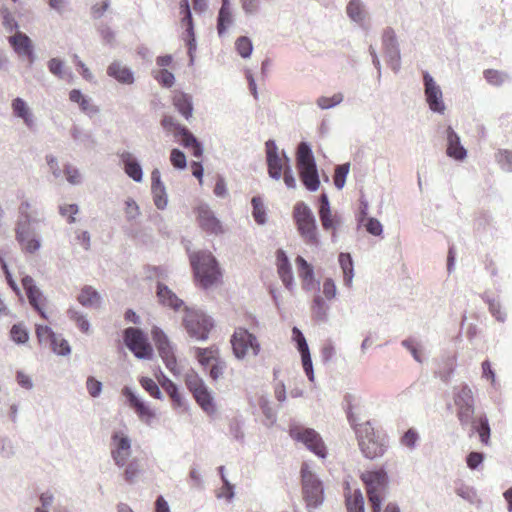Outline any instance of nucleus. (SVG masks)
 Returning a JSON list of instances; mask_svg holds the SVG:
<instances>
[{
  "label": "nucleus",
  "instance_id": "1",
  "mask_svg": "<svg viewBox=\"0 0 512 512\" xmlns=\"http://www.w3.org/2000/svg\"><path fill=\"white\" fill-rule=\"evenodd\" d=\"M195 281L204 288L211 287L220 281L222 273L211 252L198 251L190 254Z\"/></svg>",
  "mask_w": 512,
  "mask_h": 512
},
{
  "label": "nucleus",
  "instance_id": "2",
  "mask_svg": "<svg viewBox=\"0 0 512 512\" xmlns=\"http://www.w3.org/2000/svg\"><path fill=\"white\" fill-rule=\"evenodd\" d=\"M348 417L358 436V446L362 454L369 459L383 456L386 450L383 437L375 431L369 422L355 424L351 412L348 413Z\"/></svg>",
  "mask_w": 512,
  "mask_h": 512
},
{
  "label": "nucleus",
  "instance_id": "3",
  "mask_svg": "<svg viewBox=\"0 0 512 512\" xmlns=\"http://www.w3.org/2000/svg\"><path fill=\"white\" fill-rule=\"evenodd\" d=\"M372 512H381V505L389 487V477L383 468L366 470L360 475Z\"/></svg>",
  "mask_w": 512,
  "mask_h": 512
},
{
  "label": "nucleus",
  "instance_id": "4",
  "mask_svg": "<svg viewBox=\"0 0 512 512\" xmlns=\"http://www.w3.org/2000/svg\"><path fill=\"white\" fill-rule=\"evenodd\" d=\"M296 166L299 171L300 180L310 191H316L320 187V178L316 161L309 144L301 142L296 151Z\"/></svg>",
  "mask_w": 512,
  "mask_h": 512
},
{
  "label": "nucleus",
  "instance_id": "5",
  "mask_svg": "<svg viewBox=\"0 0 512 512\" xmlns=\"http://www.w3.org/2000/svg\"><path fill=\"white\" fill-rule=\"evenodd\" d=\"M214 326L213 319L201 310L188 307L184 309L183 327L191 338L202 341L208 339Z\"/></svg>",
  "mask_w": 512,
  "mask_h": 512
},
{
  "label": "nucleus",
  "instance_id": "6",
  "mask_svg": "<svg viewBox=\"0 0 512 512\" xmlns=\"http://www.w3.org/2000/svg\"><path fill=\"white\" fill-rule=\"evenodd\" d=\"M302 495L308 508H317L324 500V489L320 479L304 463L300 468Z\"/></svg>",
  "mask_w": 512,
  "mask_h": 512
},
{
  "label": "nucleus",
  "instance_id": "7",
  "mask_svg": "<svg viewBox=\"0 0 512 512\" xmlns=\"http://www.w3.org/2000/svg\"><path fill=\"white\" fill-rule=\"evenodd\" d=\"M230 342L232 353L237 359L256 357L261 351V344L257 337L243 327L233 331Z\"/></svg>",
  "mask_w": 512,
  "mask_h": 512
},
{
  "label": "nucleus",
  "instance_id": "8",
  "mask_svg": "<svg viewBox=\"0 0 512 512\" xmlns=\"http://www.w3.org/2000/svg\"><path fill=\"white\" fill-rule=\"evenodd\" d=\"M293 219L304 241L308 244H318L317 225L312 211L304 202H297L293 209Z\"/></svg>",
  "mask_w": 512,
  "mask_h": 512
},
{
  "label": "nucleus",
  "instance_id": "9",
  "mask_svg": "<svg viewBox=\"0 0 512 512\" xmlns=\"http://www.w3.org/2000/svg\"><path fill=\"white\" fill-rule=\"evenodd\" d=\"M456 415L462 425H466L475 412V401L472 390L467 384L455 387L453 395Z\"/></svg>",
  "mask_w": 512,
  "mask_h": 512
},
{
  "label": "nucleus",
  "instance_id": "10",
  "mask_svg": "<svg viewBox=\"0 0 512 512\" xmlns=\"http://www.w3.org/2000/svg\"><path fill=\"white\" fill-rule=\"evenodd\" d=\"M161 125L164 130L168 133H173L174 137H181V143L184 147H191L192 154L196 158H200L203 155V149L198 142V140L194 137L192 133L188 131L185 126L177 123L174 117L169 115H164L161 121Z\"/></svg>",
  "mask_w": 512,
  "mask_h": 512
},
{
  "label": "nucleus",
  "instance_id": "11",
  "mask_svg": "<svg viewBox=\"0 0 512 512\" xmlns=\"http://www.w3.org/2000/svg\"><path fill=\"white\" fill-rule=\"evenodd\" d=\"M290 437L294 440L300 441L305 445L313 454L320 458H325L327 455V448L321 438L313 428H306L301 426L291 427Z\"/></svg>",
  "mask_w": 512,
  "mask_h": 512
},
{
  "label": "nucleus",
  "instance_id": "12",
  "mask_svg": "<svg viewBox=\"0 0 512 512\" xmlns=\"http://www.w3.org/2000/svg\"><path fill=\"white\" fill-rule=\"evenodd\" d=\"M125 342L126 347L136 358L150 359L153 355V348L147 341V337L137 328L130 327L125 330Z\"/></svg>",
  "mask_w": 512,
  "mask_h": 512
},
{
  "label": "nucleus",
  "instance_id": "13",
  "mask_svg": "<svg viewBox=\"0 0 512 512\" xmlns=\"http://www.w3.org/2000/svg\"><path fill=\"white\" fill-rule=\"evenodd\" d=\"M265 148L269 175L278 180L282 177L283 171L289 165L290 160L286 155H280L274 140H268Z\"/></svg>",
  "mask_w": 512,
  "mask_h": 512
},
{
  "label": "nucleus",
  "instance_id": "14",
  "mask_svg": "<svg viewBox=\"0 0 512 512\" xmlns=\"http://www.w3.org/2000/svg\"><path fill=\"white\" fill-rule=\"evenodd\" d=\"M194 213L197 223L204 232L215 235L223 233L222 223L206 204H200L194 209Z\"/></svg>",
  "mask_w": 512,
  "mask_h": 512
},
{
  "label": "nucleus",
  "instance_id": "15",
  "mask_svg": "<svg viewBox=\"0 0 512 512\" xmlns=\"http://www.w3.org/2000/svg\"><path fill=\"white\" fill-rule=\"evenodd\" d=\"M27 220L19 222L16 227V240L20 243V248L26 253H35L40 247L34 231L31 229V221L26 214Z\"/></svg>",
  "mask_w": 512,
  "mask_h": 512
},
{
  "label": "nucleus",
  "instance_id": "16",
  "mask_svg": "<svg viewBox=\"0 0 512 512\" xmlns=\"http://www.w3.org/2000/svg\"><path fill=\"white\" fill-rule=\"evenodd\" d=\"M36 336L39 343H48L50 348L57 354L66 355L70 352L69 342L56 335L48 326L37 325Z\"/></svg>",
  "mask_w": 512,
  "mask_h": 512
},
{
  "label": "nucleus",
  "instance_id": "17",
  "mask_svg": "<svg viewBox=\"0 0 512 512\" xmlns=\"http://www.w3.org/2000/svg\"><path fill=\"white\" fill-rule=\"evenodd\" d=\"M426 102L431 111L443 114L446 105L443 101V93L433 78L427 72L424 73Z\"/></svg>",
  "mask_w": 512,
  "mask_h": 512
},
{
  "label": "nucleus",
  "instance_id": "18",
  "mask_svg": "<svg viewBox=\"0 0 512 512\" xmlns=\"http://www.w3.org/2000/svg\"><path fill=\"white\" fill-rule=\"evenodd\" d=\"M22 286L28 296L29 302L33 308L40 314L44 319H48L46 312L47 299L43 296L41 291L34 284L33 278L29 275L22 278Z\"/></svg>",
  "mask_w": 512,
  "mask_h": 512
},
{
  "label": "nucleus",
  "instance_id": "19",
  "mask_svg": "<svg viewBox=\"0 0 512 512\" xmlns=\"http://www.w3.org/2000/svg\"><path fill=\"white\" fill-rule=\"evenodd\" d=\"M111 455L115 463L119 467L127 464V460L131 455V443L127 435L121 432H116L112 436Z\"/></svg>",
  "mask_w": 512,
  "mask_h": 512
},
{
  "label": "nucleus",
  "instance_id": "20",
  "mask_svg": "<svg viewBox=\"0 0 512 512\" xmlns=\"http://www.w3.org/2000/svg\"><path fill=\"white\" fill-rule=\"evenodd\" d=\"M123 394L126 397L129 406L135 411L139 419L150 425L154 418L156 417V413L151 409L150 406L146 405L144 401L137 398L133 391L129 388H125L123 390Z\"/></svg>",
  "mask_w": 512,
  "mask_h": 512
},
{
  "label": "nucleus",
  "instance_id": "21",
  "mask_svg": "<svg viewBox=\"0 0 512 512\" xmlns=\"http://www.w3.org/2000/svg\"><path fill=\"white\" fill-rule=\"evenodd\" d=\"M276 265L277 272L282 280L283 285L291 289L294 282L291 263L283 250H278L276 252Z\"/></svg>",
  "mask_w": 512,
  "mask_h": 512
},
{
  "label": "nucleus",
  "instance_id": "22",
  "mask_svg": "<svg viewBox=\"0 0 512 512\" xmlns=\"http://www.w3.org/2000/svg\"><path fill=\"white\" fill-rule=\"evenodd\" d=\"M447 134V156L456 160H463L467 157V150L460 144V138L452 127L446 129Z\"/></svg>",
  "mask_w": 512,
  "mask_h": 512
},
{
  "label": "nucleus",
  "instance_id": "23",
  "mask_svg": "<svg viewBox=\"0 0 512 512\" xmlns=\"http://www.w3.org/2000/svg\"><path fill=\"white\" fill-rule=\"evenodd\" d=\"M151 190L157 208L164 209L167 204L165 185L161 180L160 171L157 168L151 172Z\"/></svg>",
  "mask_w": 512,
  "mask_h": 512
},
{
  "label": "nucleus",
  "instance_id": "24",
  "mask_svg": "<svg viewBox=\"0 0 512 512\" xmlns=\"http://www.w3.org/2000/svg\"><path fill=\"white\" fill-rule=\"evenodd\" d=\"M106 73L122 84H132L135 81L133 72L119 61L110 63Z\"/></svg>",
  "mask_w": 512,
  "mask_h": 512
},
{
  "label": "nucleus",
  "instance_id": "25",
  "mask_svg": "<svg viewBox=\"0 0 512 512\" xmlns=\"http://www.w3.org/2000/svg\"><path fill=\"white\" fill-rule=\"evenodd\" d=\"M11 47L17 52L19 55L23 57H28L30 61H33V50L32 43L29 37L23 32H16L14 36L10 37Z\"/></svg>",
  "mask_w": 512,
  "mask_h": 512
},
{
  "label": "nucleus",
  "instance_id": "26",
  "mask_svg": "<svg viewBox=\"0 0 512 512\" xmlns=\"http://www.w3.org/2000/svg\"><path fill=\"white\" fill-rule=\"evenodd\" d=\"M119 157L127 176L136 182H141L143 179V170L133 155L129 152H123Z\"/></svg>",
  "mask_w": 512,
  "mask_h": 512
},
{
  "label": "nucleus",
  "instance_id": "27",
  "mask_svg": "<svg viewBox=\"0 0 512 512\" xmlns=\"http://www.w3.org/2000/svg\"><path fill=\"white\" fill-rule=\"evenodd\" d=\"M295 263L302 282V288L305 290H311L314 286V272L311 264H309L302 256H297Z\"/></svg>",
  "mask_w": 512,
  "mask_h": 512
},
{
  "label": "nucleus",
  "instance_id": "28",
  "mask_svg": "<svg viewBox=\"0 0 512 512\" xmlns=\"http://www.w3.org/2000/svg\"><path fill=\"white\" fill-rule=\"evenodd\" d=\"M156 294L159 303L174 310H178L184 305L183 300L178 298L171 289L163 284H158Z\"/></svg>",
  "mask_w": 512,
  "mask_h": 512
},
{
  "label": "nucleus",
  "instance_id": "29",
  "mask_svg": "<svg viewBox=\"0 0 512 512\" xmlns=\"http://www.w3.org/2000/svg\"><path fill=\"white\" fill-rule=\"evenodd\" d=\"M219 355L220 350L216 346L195 349V358L204 370H209L211 366L216 362Z\"/></svg>",
  "mask_w": 512,
  "mask_h": 512
},
{
  "label": "nucleus",
  "instance_id": "30",
  "mask_svg": "<svg viewBox=\"0 0 512 512\" xmlns=\"http://www.w3.org/2000/svg\"><path fill=\"white\" fill-rule=\"evenodd\" d=\"M345 507L347 512H365V501L359 489L345 492Z\"/></svg>",
  "mask_w": 512,
  "mask_h": 512
},
{
  "label": "nucleus",
  "instance_id": "31",
  "mask_svg": "<svg viewBox=\"0 0 512 512\" xmlns=\"http://www.w3.org/2000/svg\"><path fill=\"white\" fill-rule=\"evenodd\" d=\"M233 12L230 6V0H222V6L217 18V31L220 36L224 34L226 29L232 25Z\"/></svg>",
  "mask_w": 512,
  "mask_h": 512
},
{
  "label": "nucleus",
  "instance_id": "32",
  "mask_svg": "<svg viewBox=\"0 0 512 512\" xmlns=\"http://www.w3.org/2000/svg\"><path fill=\"white\" fill-rule=\"evenodd\" d=\"M69 100L73 103H77L81 111L86 114H97L99 113V107L92 104L91 100L87 96L83 95L80 90L73 89L69 92Z\"/></svg>",
  "mask_w": 512,
  "mask_h": 512
},
{
  "label": "nucleus",
  "instance_id": "33",
  "mask_svg": "<svg viewBox=\"0 0 512 512\" xmlns=\"http://www.w3.org/2000/svg\"><path fill=\"white\" fill-rule=\"evenodd\" d=\"M173 105L185 118L192 116L193 105L190 95L184 92L175 91L173 95Z\"/></svg>",
  "mask_w": 512,
  "mask_h": 512
},
{
  "label": "nucleus",
  "instance_id": "34",
  "mask_svg": "<svg viewBox=\"0 0 512 512\" xmlns=\"http://www.w3.org/2000/svg\"><path fill=\"white\" fill-rule=\"evenodd\" d=\"M78 303L85 307L99 306L100 295L92 286H84L78 294Z\"/></svg>",
  "mask_w": 512,
  "mask_h": 512
},
{
  "label": "nucleus",
  "instance_id": "35",
  "mask_svg": "<svg viewBox=\"0 0 512 512\" xmlns=\"http://www.w3.org/2000/svg\"><path fill=\"white\" fill-rule=\"evenodd\" d=\"M158 382L161 387L166 391L173 404L176 406L183 405V398L181 393L179 392L177 385L172 380L168 379L167 376L162 374L161 378H158Z\"/></svg>",
  "mask_w": 512,
  "mask_h": 512
},
{
  "label": "nucleus",
  "instance_id": "36",
  "mask_svg": "<svg viewBox=\"0 0 512 512\" xmlns=\"http://www.w3.org/2000/svg\"><path fill=\"white\" fill-rule=\"evenodd\" d=\"M151 334L160 357H162L163 354L173 350L171 342L162 329L154 327L151 331Z\"/></svg>",
  "mask_w": 512,
  "mask_h": 512
},
{
  "label": "nucleus",
  "instance_id": "37",
  "mask_svg": "<svg viewBox=\"0 0 512 512\" xmlns=\"http://www.w3.org/2000/svg\"><path fill=\"white\" fill-rule=\"evenodd\" d=\"M197 404L202 408V410L208 414L215 413V403L213 400V396L208 391L206 386L204 385L202 390L198 391L194 396Z\"/></svg>",
  "mask_w": 512,
  "mask_h": 512
},
{
  "label": "nucleus",
  "instance_id": "38",
  "mask_svg": "<svg viewBox=\"0 0 512 512\" xmlns=\"http://www.w3.org/2000/svg\"><path fill=\"white\" fill-rule=\"evenodd\" d=\"M11 106L14 115L22 118L27 126L31 127L33 125V118L30 113V108L24 100L21 98H16L12 101Z\"/></svg>",
  "mask_w": 512,
  "mask_h": 512
},
{
  "label": "nucleus",
  "instance_id": "39",
  "mask_svg": "<svg viewBox=\"0 0 512 512\" xmlns=\"http://www.w3.org/2000/svg\"><path fill=\"white\" fill-rule=\"evenodd\" d=\"M340 267L343 272V281L344 284L348 287H351L352 278H353V262L351 258V254L349 253H340L339 256Z\"/></svg>",
  "mask_w": 512,
  "mask_h": 512
},
{
  "label": "nucleus",
  "instance_id": "40",
  "mask_svg": "<svg viewBox=\"0 0 512 512\" xmlns=\"http://www.w3.org/2000/svg\"><path fill=\"white\" fill-rule=\"evenodd\" d=\"M474 428L480 437L481 443L485 446L490 445L491 428L489 426L488 418L485 415L479 416Z\"/></svg>",
  "mask_w": 512,
  "mask_h": 512
},
{
  "label": "nucleus",
  "instance_id": "41",
  "mask_svg": "<svg viewBox=\"0 0 512 512\" xmlns=\"http://www.w3.org/2000/svg\"><path fill=\"white\" fill-rule=\"evenodd\" d=\"M252 217L258 224H264L266 222V209L263 199L260 197L252 198Z\"/></svg>",
  "mask_w": 512,
  "mask_h": 512
},
{
  "label": "nucleus",
  "instance_id": "42",
  "mask_svg": "<svg viewBox=\"0 0 512 512\" xmlns=\"http://www.w3.org/2000/svg\"><path fill=\"white\" fill-rule=\"evenodd\" d=\"M182 21L186 25L187 34L189 36V40L187 42L188 50L190 56L192 57L193 51H195V32H194V22L192 18L191 11H187Z\"/></svg>",
  "mask_w": 512,
  "mask_h": 512
},
{
  "label": "nucleus",
  "instance_id": "43",
  "mask_svg": "<svg viewBox=\"0 0 512 512\" xmlns=\"http://www.w3.org/2000/svg\"><path fill=\"white\" fill-rule=\"evenodd\" d=\"M139 383L142 386V388L145 391H147L149 395H151L157 400L162 399V393L156 381H154L151 378H147V376H141L139 379Z\"/></svg>",
  "mask_w": 512,
  "mask_h": 512
},
{
  "label": "nucleus",
  "instance_id": "44",
  "mask_svg": "<svg viewBox=\"0 0 512 512\" xmlns=\"http://www.w3.org/2000/svg\"><path fill=\"white\" fill-rule=\"evenodd\" d=\"M185 384L189 391L195 396L204 387V381L196 373H189L185 376Z\"/></svg>",
  "mask_w": 512,
  "mask_h": 512
},
{
  "label": "nucleus",
  "instance_id": "45",
  "mask_svg": "<svg viewBox=\"0 0 512 512\" xmlns=\"http://www.w3.org/2000/svg\"><path fill=\"white\" fill-rule=\"evenodd\" d=\"M235 48L242 58H249L253 51V43L248 37H240L235 41Z\"/></svg>",
  "mask_w": 512,
  "mask_h": 512
},
{
  "label": "nucleus",
  "instance_id": "46",
  "mask_svg": "<svg viewBox=\"0 0 512 512\" xmlns=\"http://www.w3.org/2000/svg\"><path fill=\"white\" fill-rule=\"evenodd\" d=\"M350 171V164L339 165L335 168L333 180L338 189H342L346 182V177Z\"/></svg>",
  "mask_w": 512,
  "mask_h": 512
},
{
  "label": "nucleus",
  "instance_id": "47",
  "mask_svg": "<svg viewBox=\"0 0 512 512\" xmlns=\"http://www.w3.org/2000/svg\"><path fill=\"white\" fill-rule=\"evenodd\" d=\"M10 337L16 343H25L29 340V332L22 324H15L10 329Z\"/></svg>",
  "mask_w": 512,
  "mask_h": 512
},
{
  "label": "nucleus",
  "instance_id": "48",
  "mask_svg": "<svg viewBox=\"0 0 512 512\" xmlns=\"http://www.w3.org/2000/svg\"><path fill=\"white\" fill-rule=\"evenodd\" d=\"M347 13L354 21H362L364 19V11L360 0H350L347 6Z\"/></svg>",
  "mask_w": 512,
  "mask_h": 512
},
{
  "label": "nucleus",
  "instance_id": "49",
  "mask_svg": "<svg viewBox=\"0 0 512 512\" xmlns=\"http://www.w3.org/2000/svg\"><path fill=\"white\" fill-rule=\"evenodd\" d=\"M69 318L75 322L78 329L84 333H88L90 330L89 320L77 310L68 311Z\"/></svg>",
  "mask_w": 512,
  "mask_h": 512
},
{
  "label": "nucleus",
  "instance_id": "50",
  "mask_svg": "<svg viewBox=\"0 0 512 512\" xmlns=\"http://www.w3.org/2000/svg\"><path fill=\"white\" fill-rule=\"evenodd\" d=\"M320 221L324 230H336V220L331 213V209H320ZM335 234V232H333Z\"/></svg>",
  "mask_w": 512,
  "mask_h": 512
},
{
  "label": "nucleus",
  "instance_id": "51",
  "mask_svg": "<svg viewBox=\"0 0 512 512\" xmlns=\"http://www.w3.org/2000/svg\"><path fill=\"white\" fill-rule=\"evenodd\" d=\"M226 362L219 356L215 363L210 367L209 376L212 380L217 381L225 373Z\"/></svg>",
  "mask_w": 512,
  "mask_h": 512
},
{
  "label": "nucleus",
  "instance_id": "52",
  "mask_svg": "<svg viewBox=\"0 0 512 512\" xmlns=\"http://www.w3.org/2000/svg\"><path fill=\"white\" fill-rule=\"evenodd\" d=\"M342 100H343L342 94L336 93V94L330 96L329 98H328V96H321L318 99L317 104L320 108L326 109V108H331L335 105L340 104V102H342Z\"/></svg>",
  "mask_w": 512,
  "mask_h": 512
},
{
  "label": "nucleus",
  "instance_id": "53",
  "mask_svg": "<svg viewBox=\"0 0 512 512\" xmlns=\"http://www.w3.org/2000/svg\"><path fill=\"white\" fill-rule=\"evenodd\" d=\"M161 358L163 359L165 367L170 372H172L175 375L180 373V368H179L177 360L175 358L174 349L172 351H169V352L163 354Z\"/></svg>",
  "mask_w": 512,
  "mask_h": 512
},
{
  "label": "nucleus",
  "instance_id": "54",
  "mask_svg": "<svg viewBox=\"0 0 512 512\" xmlns=\"http://www.w3.org/2000/svg\"><path fill=\"white\" fill-rule=\"evenodd\" d=\"M157 82L165 87H171L175 83V76L172 72L162 69L155 73Z\"/></svg>",
  "mask_w": 512,
  "mask_h": 512
},
{
  "label": "nucleus",
  "instance_id": "55",
  "mask_svg": "<svg viewBox=\"0 0 512 512\" xmlns=\"http://www.w3.org/2000/svg\"><path fill=\"white\" fill-rule=\"evenodd\" d=\"M301 354V360H302V367L307 374L308 378L312 381L313 380V369H312V361H311V354L309 351V347L306 349L300 350Z\"/></svg>",
  "mask_w": 512,
  "mask_h": 512
},
{
  "label": "nucleus",
  "instance_id": "56",
  "mask_svg": "<svg viewBox=\"0 0 512 512\" xmlns=\"http://www.w3.org/2000/svg\"><path fill=\"white\" fill-rule=\"evenodd\" d=\"M170 161L174 168L184 169L186 167V157L180 149L171 150Z\"/></svg>",
  "mask_w": 512,
  "mask_h": 512
},
{
  "label": "nucleus",
  "instance_id": "57",
  "mask_svg": "<svg viewBox=\"0 0 512 512\" xmlns=\"http://www.w3.org/2000/svg\"><path fill=\"white\" fill-rule=\"evenodd\" d=\"M59 212L63 217L68 219L69 223L75 222V214L79 212L77 204H63L59 208Z\"/></svg>",
  "mask_w": 512,
  "mask_h": 512
},
{
  "label": "nucleus",
  "instance_id": "58",
  "mask_svg": "<svg viewBox=\"0 0 512 512\" xmlns=\"http://www.w3.org/2000/svg\"><path fill=\"white\" fill-rule=\"evenodd\" d=\"M484 78L493 85H500L505 81V75L497 70L489 69L484 71Z\"/></svg>",
  "mask_w": 512,
  "mask_h": 512
},
{
  "label": "nucleus",
  "instance_id": "59",
  "mask_svg": "<svg viewBox=\"0 0 512 512\" xmlns=\"http://www.w3.org/2000/svg\"><path fill=\"white\" fill-rule=\"evenodd\" d=\"M140 473V466L137 462V460H133L131 463H129L124 471V477L127 482H133L135 478Z\"/></svg>",
  "mask_w": 512,
  "mask_h": 512
},
{
  "label": "nucleus",
  "instance_id": "60",
  "mask_svg": "<svg viewBox=\"0 0 512 512\" xmlns=\"http://www.w3.org/2000/svg\"><path fill=\"white\" fill-rule=\"evenodd\" d=\"M311 309L312 313L320 319L326 316L327 307L324 303V300L320 296L314 298Z\"/></svg>",
  "mask_w": 512,
  "mask_h": 512
},
{
  "label": "nucleus",
  "instance_id": "61",
  "mask_svg": "<svg viewBox=\"0 0 512 512\" xmlns=\"http://www.w3.org/2000/svg\"><path fill=\"white\" fill-rule=\"evenodd\" d=\"M418 434L414 428H409V430L401 437V444L412 448L417 443Z\"/></svg>",
  "mask_w": 512,
  "mask_h": 512
},
{
  "label": "nucleus",
  "instance_id": "62",
  "mask_svg": "<svg viewBox=\"0 0 512 512\" xmlns=\"http://www.w3.org/2000/svg\"><path fill=\"white\" fill-rule=\"evenodd\" d=\"M497 160L507 170H512V152L502 150L497 154Z\"/></svg>",
  "mask_w": 512,
  "mask_h": 512
},
{
  "label": "nucleus",
  "instance_id": "63",
  "mask_svg": "<svg viewBox=\"0 0 512 512\" xmlns=\"http://www.w3.org/2000/svg\"><path fill=\"white\" fill-rule=\"evenodd\" d=\"M87 389L88 393L93 396H99L101 390H102V383L98 381L97 379L93 378V376H88L87 380Z\"/></svg>",
  "mask_w": 512,
  "mask_h": 512
},
{
  "label": "nucleus",
  "instance_id": "64",
  "mask_svg": "<svg viewBox=\"0 0 512 512\" xmlns=\"http://www.w3.org/2000/svg\"><path fill=\"white\" fill-rule=\"evenodd\" d=\"M336 285L331 278H326L323 282L322 292L327 299H332L336 296Z\"/></svg>",
  "mask_w": 512,
  "mask_h": 512
}]
</instances>
